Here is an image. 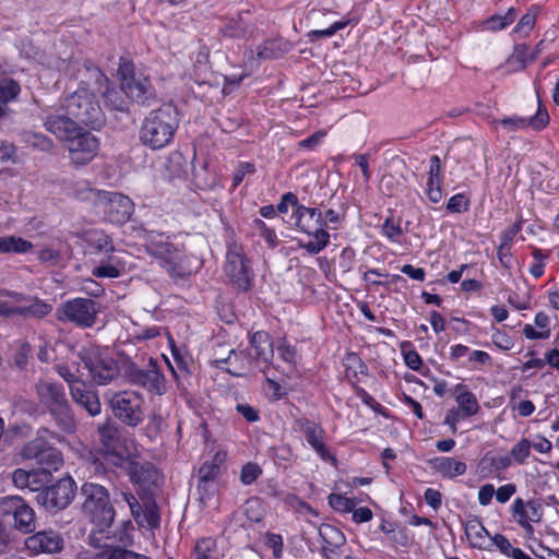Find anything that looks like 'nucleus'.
<instances>
[{"label":"nucleus","instance_id":"f704fd0d","mask_svg":"<svg viewBox=\"0 0 559 559\" xmlns=\"http://www.w3.org/2000/svg\"><path fill=\"white\" fill-rule=\"evenodd\" d=\"M319 535L323 540V546L330 547V552L335 554V549L340 548L345 543V535L335 526L330 524H322L319 527Z\"/></svg>","mask_w":559,"mask_h":559},{"label":"nucleus","instance_id":"1a4fd4ad","mask_svg":"<svg viewBox=\"0 0 559 559\" xmlns=\"http://www.w3.org/2000/svg\"><path fill=\"white\" fill-rule=\"evenodd\" d=\"M143 404L142 394L133 390L116 392L109 399L112 415L129 427H136L143 421Z\"/></svg>","mask_w":559,"mask_h":559},{"label":"nucleus","instance_id":"72a5a7b5","mask_svg":"<svg viewBox=\"0 0 559 559\" xmlns=\"http://www.w3.org/2000/svg\"><path fill=\"white\" fill-rule=\"evenodd\" d=\"M55 370L69 384V390H71L72 385L84 383L81 379L82 374L78 361L57 362Z\"/></svg>","mask_w":559,"mask_h":559},{"label":"nucleus","instance_id":"dca6fc26","mask_svg":"<svg viewBox=\"0 0 559 559\" xmlns=\"http://www.w3.org/2000/svg\"><path fill=\"white\" fill-rule=\"evenodd\" d=\"M122 500L129 506L131 514L139 526L155 530L159 526L160 516L156 502L147 495L138 500L131 492H121Z\"/></svg>","mask_w":559,"mask_h":559},{"label":"nucleus","instance_id":"f257e3e1","mask_svg":"<svg viewBox=\"0 0 559 559\" xmlns=\"http://www.w3.org/2000/svg\"><path fill=\"white\" fill-rule=\"evenodd\" d=\"M82 240L96 255L103 254L96 266L92 269V276L96 278H118L126 274L127 262L114 245V239L104 229L93 228L82 234Z\"/></svg>","mask_w":559,"mask_h":559},{"label":"nucleus","instance_id":"2eb2a0df","mask_svg":"<svg viewBox=\"0 0 559 559\" xmlns=\"http://www.w3.org/2000/svg\"><path fill=\"white\" fill-rule=\"evenodd\" d=\"M106 216V219L116 225H120L130 219L133 213V202L124 194L104 191L99 194V200L96 204Z\"/></svg>","mask_w":559,"mask_h":559},{"label":"nucleus","instance_id":"de8ad7c7","mask_svg":"<svg viewBox=\"0 0 559 559\" xmlns=\"http://www.w3.org/2000/svg\"><path fill=\"white\" fill-rule=\"evenodd\" d=\"M469 201L463 193L452 195L447 204V210L451 213H462L468 210Z\"/></svg>","mask_w":559,"mask_h":559},{"label":"nucleus","instance_id":"ddd939ff","mask_svg":"<svg viewBox=\"0 0 559 559\" xmlns=\"http://www.w3.org/2000/svg\"><path fill=\"white\" fill-rule=\"evenodd\" d=\"M76 485L71 477H63L56 484L44 488L36 499L48 511L66 509L74 498Z\"/></svg>","mask_w":559,"mask_h":559},{"label":"nucleus","instance_id":"774afa93","mask_svg":"<svg viewBox=\"0 0 559 559\" xmlns=\"http://www.w3.org/2000/svg\"><path fill=\"white\" fill-rule=\"evenodd\" d=\"M533 257L535 262L530 267V273L535 277L538 278L544 274V254L540 250H534Z\"/></svg>","mask_w":559,"mask_h":559},{"label":"nucleus","instance_id":"37998d69","mask_svg":"<svg viewBox=\"0 0 559 559\" xmlns=\"http://www.w3.org/2000/svg\"><path fill=\"white\" fill-rule=\"evenodd\" d=\"M99 438L107 452L116 450V442L118 440V430L110 426H102L99 428Z\"/></svg>","mask_w":559,"mask_h":559},{"label":"nucleus","instance_id":"6ab92c4d","mask_svg":"<svg viewBox=\"0 0 559 559\" xmlns=\"http://www.w3.org/2000/svg\"><path fill=\"white\" fill-rule=\"evenodd\" d=\"M549 123V116L546 109L539 104L536 114L533 117L526 118L518 115L504 117L500 120L493 119L491 124L495 129L499 126L506 133L518 132L531 128L535 131L544 129Z\"/></svg>","mask_w":559,"mask_h":559},{"label":"nucleus","instance_id":"6e6552de","mask_svg":"<svg viewBox=\"0 0 559 559\" xmlns=\"http://www.w3.org/2000/svg\"><path fill=\"white\" fill-rule=\"evenodd\" d=\"M274 356V344L269 333L258 331L250 337V346L245 353V359L241 362L240 370H229V372L241 376L251 367L265 372L270 367Z\"/></svg>","mask_w":559,"mask_h":559},{"label":"nucleus","instance_id":"0e129e2a","mask_svg":"<svg viewBox=\"0 0 559 559\" xmlns=\"http://www.w3.org/2000/svg\"><path fill=\"white\" fill-rule=\"evenodd\" d=\"M516 486L514 484H506L495 490L496 499L500 503H507L515 493Z\"/></svg>","mask_w":559,"mask_h":559},{"label":"nucleus","instance_id":"412c9836","mask_svg":"<svg viewBox=\"0 0 559 559\" xmlns=\"http://www.w3.org/2000/svg\"><path fill=\"white\" fill-rule=\"evenodd\" d=\"M5 513H11L14 519V526L23 532L29 533L35 528V512L21 498L9 497L3 502Z\"/></svg>","mask_w":559,"mask_h":559},{"label":"nucleus","instance_id":"0eeeda50","mask_svg":"<svg viewBox=\"0 0 559 559\" xmlns=\"http://www.w3.org/2000/svg\"><path fill=\"white\" fill-rule=\"evenodd\" d=\"M146 252L173 276H183L189 273L183 252L162 235L151 237L146 245Z\"/></svg>","mask_w":559,"mask_h":559},{"label":"nucleus","instance_id":"a211bd4d","mask_svg":"<svg viewBox=\"0 0 559 559\" xmlns=\"http://www.w3.org/2000/svg\"><path fill=\"white\" fill-rule=\"evenodd\" d=\"M121 90L133 102L146 105L154 98V90L151 81L143 74H135L126 66L120 68Z\"/></svg>","mask_w":559,"mask_h":559},{"label":"nucleus","instance_id":"603ef678","mask_svg":"<svg viewBox=\"0 0 559 559\" xmlns=\"http://www.w3.org/2000/svg\"><path fill=\"white\" fill-rule=\"evenodd\" d=\"M298 198L293 192H286L282 195L280 203L276 206V211L286 214L289 207H293L294 211L299 206Z\"/></svg>","mask_w":559,"mask_h":559},{"label":"nucleus","instance_id":"473e14b6","mask_svg":"<svg viewBox=\"0 0 559 559\" xmlns=\"http://www.w3.org/2000/svg\"><path fill=\"white\" fill-rule=\"evenodd\" d=\"M455 391L457 392V395L455 397V401L457 403V408L463 412V414L467 417H472L476 415L479 409V403L476 399V396L466 389L463 384H457L455 386Z\"/></svg>","mask_w":559,"mask_h":559},{"label":"nucleus","instance_id":"20e7f679","mask_svg":"<svg viewBox=\"0 0 559 559\" xmlns=\"http://www.w3.org/2000/svg\"><path fill=\"white\" fill-rule=\"evenodd\" d=\"M293 215L297 228L311 237V240L300 245L301 248L311 254L321 252L330 242L322 213L314 207L299 205Z\"/></svg>","mask_w":559,"mask_h":559},{"label":"nucleus","instance_id":"864d4df0","mask_svg":"<svg viewBox=\"0 0 559 559\" xmlns=\"http://www.w3.org/2000/svg\"><path fill=\"white\" fill-rule=\"evenodd\" d=\"M38 260L41 263L55 266L61 261V254L59 251L51 248H44L38 253Z\"/></svg>","mask_w":559,"mask_h":559},{"label":"nucleus","instance_id":"a19ab883","mask_svg":"<svg viewBox=\"0 0 559 559\" xmlns=\"http://www.w3.org/2000/svg\"><path fill=\"white\" fill-rule=\"evenodd\" d=\"M194 559H215L216 543L211 537L201 538L198 540L194 548Z\"/></svg>","mask_w":559,"mask_h":559},{"label":"nucleus","instance_id":"338daca9","mask_svg":"<svg viewBox=\"0 0 559 559\" xmlns=\"http://www.w3.org/2000/svg\"><path fill=\"white\" fill-rule=\"evenodd\" d=\"M495 495V487L492 484H486L481 486L478 490V502L480 506L486 507L488 506L492 497Z\"/></svg>","mask_w":559,"mask_h":559},{"label":"nucleus","instance_id":"7ed1b4c3","mask_svg":"<svg viewBox=\"0 0 559 559\" xmlns=\"http://www.w3.org/2000/svg\"><path fill=\"white\" fill-rule=\"evenodd\" d=\"M35 389L40 403L49 409L59 428L68 433L73 432L75 420L63 385L48 380H40L36 383Z\"/></svg>","mask_w":559,"mask_h":559},{"label":"nucleus","instance_id":"c756f323","mask_svg":"<svg viewBox=\"0 0 559 559\" xmlns=\"http://www.w3.org/2000/svg\"><path fill=\"white\" fill-rule=\"evenodd\" d=\"M466 538L474 548H485L489 537L488 531L478 518L467 520L464 526Z\"/></svg>","mask_w":559,"mask_h":559},{"label":"nucleus","instance_id":"3c124183","mask_svg":"<svg viewBox=\"0 0 559 559\" xmlns=\"http://www.w3.org/2000/svg\"><path fill=\"white\" fill-rule=\"evenodd\" d=\"M261 473L262 471L257 464L248 463L241 469L240 480L243 485H250L261 475Z\"/></svg>","mask_w":559,"mask_h":559},{"label":"nucleus","instance_id":"e433bc0d","mask_svg":"<svg viewBox=\"0 0 559 559\" xmlns=\"http://www.w3.org/2000/svg\"><path fill=\"white\" fill-rule=\"evenodd\" d=\"M32 248V242L22 237H0V253H25L28 252Z\"/></svg>","mask_w":559,"mask_h":559},{"label":"nucleus","instance_id":"c03bdc74","mask_svg":"<svg viewBox=\"0 0 559 559\" xmlns=\"http://www.w3.org/2000/svg\"><path fill=\"white\" fill-rule=\"evenodd\" d=\"M20 93V86L12 80H5L0 83V105L4 106L14 99Z\"/></svg>","mask_w":559,"mask_h":559},{"label":"nucleus","instance_id":"4c0bfd02","mask_svg":"<svg viewBox=\"0 0 559 559\" xmlns=\"http://www.w3.org/2000/svg\"><path fill=\"white\" fill-rule=\"evenodd\" d=\"M276 352H277L278 358H281L286 364V366L283 368L282 371L287 377H290V374L295 371V367L297 364L296 349L293 346H290L289 344H287L284 340H282L276 345Z\"/></svg>","mask_w":559,"mask_h":559},{"label":"nucleus","instance_id":"bf43d9fd","mask_svg":"<svg viewBox=\"0 0 559 559\" xmlns=\"http://www.w3.org/2000/svg\"><path fill=\"white\" fill-rule=\"evenodd\" d=\"M219 471L215 463L205 462L199 469V477L203 481H210L217 477Z\"/></svg>","mask_w":559,"mask_h":559},{"label":"nucleus","instance_id":"4d7b16f0","mask_svg":"<svg viewBox=\"0 0 559 559\" xmlns=\"http://www.w3.org/2000/svg\"><path fill=\"white\" fill-rule=\"evenodd\" d=\"M522 229V221H518L511 226H509L502 234H501V242L503 247H511L512 241L514 237L520 233Z\"/></svg>","mask_w":559,"mask_h":559},{"label":"nucleus","instance_id":"b1692460","mask_svg":"<svg viewBox=\"0 0 559 559\" xmlns=\"http://www.w3.org/2000/svg\"><path fill=\"white\" fill-rule=\"evenodd\" d=\"M7 295L17 304V316L41 319L52 311L50 304L36 297L25 296L15 292H8Z\"/></svg>","mask_w":559,"mask_h":559},{"label":"nucleus","instance_id":"680f3d73","mask_svg":"<svg viewBox=\"0 0 559 559\" xmlns=\"http://www.w3.org/2000/svg\"><path fill=\"white\" fill-rule=\"evenodd\" d=\"M257 227L260 229L261 237L271 246L275 247L277 242L276 234L273 229L266 226V224L261 219L254 221Z\"/></svg>","mask_w":559,"mask_h":559},{"label":"nucleus","instance_id":"49530a36","mask_svg":"<svg viewBox=\"0 0 559 559\" xmlns=\"http://www.w3.org/2000/svg\"><path fill=\"white\" fill-rule=\"evenodd\" d=\"M532 443L527 439H521L511 450L512 457L520 464H523L530 456Z\"/></svg>","mask_w":559,"mask_h":559},{"label":"nucleus","instance_id":"cd10ccee","mask_svg":"<svg viewBox=\"0 0 559 559\" xmlns=\"http://www.w3.org/2000/svg\"><path fill=\"white\" fill-rule=\"evenodd\" d=\"M431 469L443 478L453 479L467 471L465 462L452 456H438L429 461Z\"/></svg>","mask_w":559,"mask_h":559},{"label":"nucleus","instance_id":"5fc2aeb1","mask_svg":"<svg viewBox=\"0 0 559 559\" xmlns=\"http://www.w3.org/2000/svg\"><path fill=\"white\" fill-rule=\"evenodd\" d=\"M254 173V165L251 163H240L233 176V188L238 187L247 175Z\"/></svg>","mask_w":559,"mask_h":559},{"label":"nucleus","instance_id":"13d9d810","mask_svg":"<svg viewBox=\"0 0 559 559\" xmlns=\"http://www.w3.org/2000/svg\"><path fill=\"white\" fill-rule=\"evenodd\" d=\"M35 474L33 472H28L25 469H16L12 475V480L14 485L19 488H26L31 485V478L34 477Z\"/></svg>","mask_w":559,"mask_h":559},{"label":"nucleus","instance_id":"39448f33","mask_svg":"<svg viewBox=\"0 0 559 559\" xmlns=\"http://www.w3.org/2000/svg\"><path fill=\"white\" fill-rule=\"evenodd\" d=\"M84 514L103 532L109 527L115 518L107 489L98 484L86 483L82 486Z\"/></svg>","mask_w":559,"mask_h":559},{"label":"nucleus","instance_id":"4468645a","mask_svg":"<svg viewBox=\"0 0 559 559\" xmlns=\"http://www.w3.org/2000/svg\"><path fill=\"white\" fill-rule=\"evenodd\" d=\"M21 456L26 460H36L41 466V474L47 478L51 471H58L62 464L61 452L46 445L43 438L27 442L21 450Z\"/></svg>","mask_w":559,"mask_h":559},{"label":"nucleus","instance_id":"c85d7f7f","mask_svg":"<svg viewBox=\"0 0 559 559\" xmlns=\"http://www.w3.org/2000/svg\"><path fill=\"white\" fill-rule=\"evenodd\" d=\"M45 127L49 132L63 141L79 129L75 119L69 115L60 114L48 116L45 121Z\"/></svg>","mask_w":559,"mask_h":559},{"label":"nucleus","instance_id":"5701e85b","mask_svg":"<svg viewBox=\"0 0 559 559\" xmlns=\"http://www.w3.org/2000/svg\"><path fill=\"white\" fill-rule=\"evenodd\" d=\"M25 547L34 555L55 554L63 548V538L55 531H40L25 539Z\"/></svg>","mask_w":559,"mask_h":559},{"label":"nucleus","instance_id":"7c9ffc66","mask_svg":"<svg viewBox=\"0 0 559 559\" xmlns=\"http://www.w3.org/2000/svg\"><path fill=\"white\" fill-rule=\"evenodd\" d=\"M543 41H539L534 50H530L526 45H516L512 55L509 57V63H516V70H523L525 67L534 62L542 51Z\"/></svg>","mask_w":559,"mask_h":559},{"label":"nucleus","instance_id":"f03ea898","mask_svg":"<svg viewBox=\"0 0 559 559\" xmlns=\"http://www.w3.org/2000/svg\"><path fill=\"white\" fill-rule=\"evenodd\" d=\"M178 124L176 109L170 105L160 106L150 111L143 119L140 140L152 150L163 148L173 141Z\"/></svg>","mask_w":559,"mask_h":559},{"label":"nucleus","instance_id":"052dcab7","mask_svg":"<svg viewBox=\"0 0 559 559\" xmlns=\"http://www.w3.org/2000/svg\"><path fill=\"white\" fill-rule=\"evenodd\" d=\"M535 25V15L533 13H525L516 24L514 31L527 35Z\"/></svg>","mask_w":559,"mask_h":559},{"label":"nucleus","instance_id":"8fccbe9b","mask_svg":"<svg viewBox=\"0 0 559 559\" xmlns=\"http://www.w3.org/2000/svg\"><path fill=\"white\" fill-rule=\"evenodd\" d=\"M104 96L106 104L109 105L112 109L119 111L127 110V103L122 99L118 91L114 88H107L104 93Z\"/></svg>","mask_w":559,"mask_h":559},{"label":"nucleus","instance_id":"ea45409f","mask_svg":"<svg viewBox=\"0 0 559 559\" xmlns=\"http://www.w3.org/2000/svg\"><path fill=\"white\" fill-rule=\"evenodd\" d=\"M515 20V11L514 9H509L503 15L495 14L487 20L484 21L483 26L487 31L498 32L510 24H512Z\"/></svg>","mask_w":559,"mask_h":559},{"label":"nucleus","instance_id":"e2e57ef3","mask_svg":"<svg viewBox=\"0 0 559 559\" xmlns=\"http://www.w3.org/2000/svg\"><path fill=\"white\" fill-rule=\"evenodd\" d=\"M495 346L502 350H510L513 347V340L506 333L496 331L491 336Z\"/></svg>","mask_w":559,"mask_h":559},{"label":"nucleus","instance_id":"09e8293b","mask_svg":"<svg viewBox=\"0 0 559 559\" xmlns=\"http://www.w3.org/2000/svg\"><path fill=\"white\" fill-rule=\"evenodd\" d=\"M468 364L472 369H480L491 364V357L484 350H469Z\"/></svg>","mask_w":559,"mask_h":559},{"label":"nucleus","instance_id":"f8f14e48","mask_svg":"<svg viewBox=\"0 0 559 559\" xmlns=\"http://www.w3.org/2000/svg\"><path fill=\"white\" fill-rule=\"evenodd\" d=\"M225 273L230 281L242 290H248L253 277L252 265L246 257L243 248L236 242L227 247Z\"/></svg>","mask_w":559,"mask_h":559},{"label":"nucleus","instance_id":"a878e982","mask_svg":"<svg viewBox=\"0 0 559 559\" xmlns=\"http://www.w3.org/2000/svg\"><path fill=\"white\" fill-rule=\"evenodd\" d=\"M131 480L144 488L148 489L151 486H157L162 479L158 469L151 463L133 462L129 469Z\"/></svg>","mask_w":559,"mask_h":559},{"label":"nucleus","instance_id":"4be33fe9","mask_svg":"<svg viewBox=\"0 0 559 559\" xmlns=\"http://www.w3.org/2000/svg\"><path fill=\"white\" fill-rule=\"evenodd\" d=\"M296 426L298 430L305 436L308 444L322 460H328L331 457L325 447V431L319 424L307 418H299L296 420Z\"/></svg>","mask_w":559,"mask_h":559},{"label":"nucleus","instance_id":"6e6d98bb","mask_svg":"<svg viewBox=\"0 0 559 559\" xmlns=\"http://www.w3.org/2000/svg\"><path fill=\"white\" fill-rule=\"evenodd\" d=\"M467 418L459 408H451L447 412L444 424L448 425L453 433L457 430V424Z\"/></svg>","mask_w":559,"mask_h":559},{"label":"nucleus","instance_id":"a18cd8bd","mask_svg":"<svg viewBox=\"0 0 559 559\" xmlns=\"http://www.w3.org/2000/svg\"><path fill=\"white\" fill-rule=\"evenodd\" d=\"M382 234L391 241H399L403 230L400 222H395L392 216L386 217L382 224Z\"/></svg>","mask_w":559,"mask_h":559},{"label":"nucleus","instance_id":"c9c22d12","mask_svg":"<svg viewBox=\"0 0 559 559\" xmlns=\"http://www.w3.org/2000/svg\"><path fill=\"white\" fill-rule=\"evenodd\" d=\"M71 192L75 199L92 202L96 206L99 194L104 191L92 188L91 183L85 180H75L72 182Z\"/></svg>","mask_w":559,"mask_h":559},{"label":"nucleus","instance_id":"aec40b11","mask_svg":"<svg viewBox=\"0 0 559 559\" xmlns=\"http://www.w3.org/2000/svg\"><path fill=\"white\" fill-rule=\"evenodd\" d=\"M511 512L514 521L530 535L534 532L532 523H538L543 518L542 504L536 500L516 498L511 504Z\"/></svg>","mask_w":559,"mask_h":559},{"label":"nucleus","instance_id":"9b49d317","mask_svg":"<svg viewBox=\"0 0 559 559\" xmlns=\"http://www.w3.org/2000/svg\"><path fill=\"white\" fill-rule=\"evenodd\" d=\"M98 307L88 298H73L63 302L57 310L61 322H70L79 328H91L96 322Z\"/></svg>","mask_w":559,"mask_h":559},{"label":"nucleus","instance_id":"f3484780","mask_svg":"<svg viewBox=\"0 0 559 559\" xmlns=\"http://www.w3.org/2000/svg\"><path fill=\"white\" fill-rule=\"evenodd\" d=\"M69 157L78 166L90 163L97 154L99 143L91 132L79 128L66 141Z\"/></svg>","mask_w":559,"mask_h":559},{"label":"nucleus","instance_id":"393cba45","mask_svg":"<svg viewBox=\"0 0 559 559\" xmlns=\"http://www.w3.org/2000/svg\"><path fill=\"white\" fill-rule=\"evenodd\" d=\"M131 381L157 395H163L167 391L166 379L153 359L150 360L148 369L134 371Z\"/></svg>","mask_w":559,"mask_h":559},{"label":"nucleus","instance_id":"79ce46f5","mask_svg":"<svg viewBox=\"0 0 559 559\" xmlns=\"http://www.w3.org/2000/svg\"><path fill=\"white\" fill-rule=\"evenodd\" d=\"M329 504L337 512L348 513L354 511L358 501L354 498H347L340 493H331L328 497Z\"/></svg>","mask_w":559,"mask_h":559},{"label":"nucleus","instance_id":"9d476101","mask_svg":"<svg viewBox=\"0 0 559 559\" xmlns=\"http://www.w3.org/2000/svg\"><path fill=\"white\" fill-rule=\"evenodd\" d=\"M80 358L88 370L92 381L97 385H107L120 374L118 362L98 348L87 349L80 354Z\"/></svg>","mask_w":559,"mask_h":559},{"label":"nucleus","instance_id":"bb28decb","mask_svg":"<svg viewBox=\"0 0 559 559\" xmlns=\"http://www.w3.org/2000/svg\"><path fill=\"white\" fill-rule=\"evenodd\" d=\"M72 400L83 407L91 416H97L102 412V404L97 393L87 388L86 383L72 385L70 390Z\"/></svg>","mask_w":559,"mask_h":559},{"label":"nucleus","instance_id":"58836bf2","mask_svg":"<svg viewBox=\"0 0 559 559\" xmlns=\"http://www.w3.org/2000/svg\"><path fill=\"white\" fill-rule=\"evenodd\" d=\"M523 392L521 386H515L510 392V406L513 411H516L519 416L528 417L535 412V405L530 400L521 401V393Z\"/></svg>","mask_w":559,"mask_h":559},{"label":"nucleus","instance_id":"2f4dec72","mask_svg":"<svg viewBox=\"0 0 559 559\" xmlns=\"http://www.w3.org/2000/svg\"><path fill=\"white\" fill-rule=\"evenodd\" d=\"M81 559H151L150 557L138 554L121 547H105L93 555H83Z\"/></svg>","mask_w":559,"mask_h":559},{"label":"nucleus","instance_id":"423d86ee","mask_svg":"<svg viewBox=\"0 0 559 559\" xmlns=\"http://www.w3.org/2000/svg\"><path fill=\"white\" fill-rule=\"evenodd\" d=\"M64 109L78 123L97 128L104 121L102 108L94 94L83 87L67 97Z\"/></svg>","mask_w":559,"mask_h":559},{"label":"nucleus","instance_id":"69168bd1","mask_svg":"<svg viewBox=\"0 0 559 559\" xmlns=\"http://www.w3.org/2000/svg\"><path fill=\"white\" fill-rule=\"evenodd\" d=\"M425 501L433 510H438L442 503V496L439 490L427 488L424 493Z\"/></svg>","mask_w":559,"mask_h":559}]
</instances>
